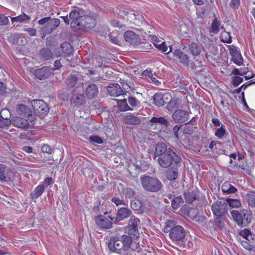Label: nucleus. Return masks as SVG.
Here are the masks:
<instances>
[{"label": "nucleus", "instance_id": "obj_1", "mask_svg": "<svg viewBox=\"0 0 255 255\" xmlns=\"http://www.w3.org/2000/svg\"><path fill=\"white\" fill-rule=\"evenodd\" d=\"M61 17L66 24L70 23L71 27L76 31H86L94 28L96 24L94 16L81 15L76 9L71 11L69 15Z\"/></svg>", "mask_w": 255, "mask_h": 255}, {"label": "nucleus", "instance_id": "obj_2", "mask_svg": "<svg viewBox=\"0 0 255 255\" xmlns=\"http://www.w3.org/2000/svg\"><path fill=\"white\" fill-rule=\"evenodd\" d=\"M158 157L157 161L162 168L170 167L172 162L178 164L181 162V158L170 148H167L164 142H159L156 145L154 159Z\"/></svg>", "mask_w": 255, "mask_h": 255}, {"label": "nucleus", "instance_id": "obj_3", "mask_svg": "<svg viewBox=\"0 0 255 255\" xmlns=\"http://www.w3.org/2000/svg\"><path fill=\"white\" fill-rule=\"evenodd\" d=\"M163 231L169 233V238L172 241H182L186 236L184 229L181 226L177 225L176 222L172 220L166 221Z\"/></svg>", "mask_w": 255, "mask_h": 255}, {"label": "nucleus", "instance_id": "obj_4", "mask_svg": "<svg viewBox=\"0 0 255 255\" xmlns=\"http://www.w3.org/2000/svg\"><path fill=\"white\" fill-rule=\"evenodd\" d=\"M140 180L142 187L147 191L156 192L159 191L162 187L161 181L153 177L141 175Z\"/></svg>", "mask_w": 255, "mask_h": 255}, {"label": "nucleus", "instance_id": "obj_5", "mask_svg": "<svg viewBox=\"0 0 255 255\" xmlns=\"http://www.w3.org/2000/svg\"><path fill=\"white\" fill-rule=\"evenodd\" d=\"M37 23L42 25L41 31L44 34H50L53 32L59 26L60 21L58 18H52L50 17H45L39 19Z\"/></svg>", "mask_w": 255, "mask_h": 255}, {"label": "nucleus", "instance_id": "obj_6", "mask_svg": "<svg viewBox=\"0 0 255 255\" xmlns=\"http://www.w3.org/2000/svg\"><path fill=\"white\" fill-rule=\"evenodd\" d=\"M31 105L35 114L38 116L46 115L49 111V108L42 100H34L31 101Z\"/></svg>", "mask_w": 255, "mask_h": 255}, {"label": "nucleus", "instance_id": "obj_7", "mask_svg": "<svg viewBox=\"0 0 255 255\" xmlns=\"http://www.w3.org/2000/svg\"><path fill=\"white\" fill-rule=\"evenodd\" d=\"M212 210L217 217L224 216L228 211V203L225 201H217L212 205Z\"/></svg>", "mask_w": 255, "mask_h": 255}, {"label": "nucleus", "instance_id": "obj_8", "mask_svg": "<svg viewBox=\"0 0 255 255\" xmlns=\"http://www.w3.org/2000/svg\"><path fill=\"white\" fill-rule=\"evenodd\" d=\"M114 219L111 216H108L107 218L105 216L100 215L95 217V221L99 229L108 230L112 228Z\"/></svg>", "mask_w": 255, "mask_h": 255}, {"label": "nucleus", "instance_id": "obj_9", "mask_svg": "<svg viewBox=\"0 0 255 255\" xmlns=\"http://www.w3.org/2000/svg\"><path fill=\"white\" fill-rule=\"evenodd\" d=\"M119 234L111 236L108 243L109 249L112 252L119 254L123 250L122 244H121Z\"/></svg>", "mask_w": 255, "mask_h": 255}, {"label": "nucleus", "instance_id": "obj_10", "mask_svg": "<svg viewBox=\"0 0 255 255\" xmlns=\"http://www.w3.org/2000/svg\"><path fill=\"white\" fill-rule=\"evenodd\" d=\"M171 99L169 93H156L153 96V103L158 107H162Z\"/></svg>", "mask_w": 255, "mask_h": 255}, {"label": "nucleus", "instance_id": "obj_11", "mask_svg": "<svg viewBox=\"0 0 255 255\" xmlns=\"http://www.w3.org/2000/svg\"><path fill=\"white\" fill-rule=\"evenodd\" d=\"M125 40L130 45L135 47L140 43V38L139 36L132 31H127L124 34Z\"/></svg>", "mask_w": 255, "mask_h": 255}, {"label": "nucleus", "instance_id": "obj_12", "mask_svg": "<svg viewBox=\"0 0 255 255\" xmlns=\"http://www.w3.org/2000/svg\"><path fill=\"white\" fill-rule=\"evenodd\" d=\"M107 91L111 96L115 97L125 95L127 93V91L124 88L122 89L120 85L117 83L110 85L107 87Z\"/></svg>", "mask_w": 255, "mask_h": 255}, {"label": "nucleus", "instance_id": "obj_13", "mask_svg": "<svg viewBox=\"0 0 255 255\" xmlns=\"http://www.w3.org/2000/svg\"><path fill=\"white\" fill-rule=\"evenodd\" d=\"M189 114L181 110H176L172 115V118L176 123H185L189 119Z\"/></svg>", "mask_w": 255, "mask_h": 255}, {"label": "nucleus", "instance_id": "obj_14", "mask_svg": "<svg viewBox=\"0 0 255 255\" xmlns=\"http://www.w3.org/2000/svg\"><path fill=\"white\" fill-rule=\"evenodd\" d=\"M139 222V220L134 216L131 215L130 216L128 226L130 234H133L134 236H137L138 234L137 227Z\"/></svg>", "mask_w": 255, "mask_h": 255}, {"label": "nucleus", "instance_id": "obj_15", "mask_svg": "<svg viewBox=\"0 0 255 255\" xmlns=\"http://www.w3.org/2000/svg\"><path fill=\"white\" fill-rule=\"evenodd\" d=\"M50 69L47 66H44L41 68L37 69L34 71V75L38 79L42 80L49 78L51 75Z\"/></svg>", "mask_w": 255, "mask_h": 255}, {"label": "nucleus", "instance_id": "obj_16", "mask_svg": "<svg viewBox=\"0 0 255 255\" xmlns=\"http://www.w3.org/2000/svg\"><path fill=\"white\" fill-rule=\"evenodd\" d=\"M150 126L152 127L154 125H158L162 126V127L168 128L170 127L169 122L166 119L162 117H153L150 121Z\"/></svg>", "mask_w": 255, "mask_h": 255}, {"label": "nucleus", "instance_id": "obj_17", "mask_svg": "<svg viewBox=\"0 0 255 255\" xmlns=\"http://www.w3.org/2000/svg\"><path fill=\"white\" fill-rule=\"evenodd\" d=\"M131 211L129 209L126 207L121 208L117 212V216L115 222L118 223V222L123 221L131 216Z\"/></svg>", "mask_w": 255, "mask_h": 255}, {"label": "nucleus", "instance_id": "obj_18", "mask_svg": "<svg viewBox=\"0 0 255 255\" xmlns=\"http://www.w3.org/2000/svg\"><path fill=\"white\" fill-rule=\"evenodd\" d=\"M16 111L19 115L28 118L29 120H33V116L32 114V111L25 105L23 104L18 105L17 106Z\"/></svg>", "mask_w": 255, "mask_h": 255}, {"label": "nucleus", "instance_id": "obj_19", "mask_svg": "<svg viewBox=\"0 0 255 255\" xmlns=\"http://www.w3.org/2000/svg\"><path fill=\"white\" fill-rule=\"evenodd\" d=\"M240 235L249 241V246L255 249V235H252L251 231L247 229L242 230Z\"/></svg>", "mask_w": 255, "mask_h": 255}, {"label": "nucleus", "instance_id": "obj_20", "mask_svg": "<svg viewBox=\"0 0 255 255\" xmlns=\"http://www.w3.org/2000/svg\"><path fill=\"white\" fill-rule=\"evenodd\" d=\"M85 92L88 99H92L98 95L99 93L98 88L96 84L91 83L86 88Z\"/></svg>", "mask_w": 255, "mask_h": 255}, {"label": "nucleus", "instance_id": "obj_21", "mask_svg": "<svg viewBox=\"0 0 255 255\" xmlns=\"http://www.w3.org/2000/svg\"><path fill=\"white\" fill-rule=\"evenodd\" d=\"M174 59H179L180 62L186 66L190 64V60L186 54L183 53L180 50L176 49L173 53Z\"/></svg>", "mask_w": 255, "mask_h": 255}, {"label": "nucleus", "instance_id": "obj_22", "mask_svg": "<svg viewBox=\"0 0 255 255\" xmlns=\"http://www.w3.org/2000/svg\"><path fill=\"white\" fill-rule=\"evenodd\" d=\"M11 123L13 126L20 128H26L29 127L27 120L20 117L13 118Z\"/></svg>", "mask_w": 255, "mask_h": 255}, {"label": "nucleus", "instance_id": "obj_23", "mask_svg": "<svg viewBox=\"0 0 255 255\" xmlns=\"http://www.w3.org/2000/svg\"><path fill=\"white\" fill-rule=\"evenodd\" d=\"M119 237L121 244H122V247L124 251H128L132 243V239L130 237L127 235H120L119 234Z\"/></svg>", "mask_w": 255, "mask_h": 255}, {"label": "nucleus", "instance_id": "obj_24", "mask_svg": "<svg viewBox=\"0 0 255 255\" xmlns=\"http://www.w3.org/2000/svg\"><path fill=\"white\" fill-rule=\"evenodd\" d=\"M7 114L10 116V112L8 110L3 109L1 110L0 115V128H3L9 126L11 123V121L9 120L8 117L4 118L3 115Z\"/></svg>", "mask_w": 255, "mask_h": 255}, {"label": "nucleus", "instance_id": "obj_25", "mask_svg": "<svg viewBox=\"0 0 255 255\" xmlns=\"http://www.w3.org/2000/svg\"><path fill=\"white\" fill-rule=\"evenodd\" d=\"M124 121L126 124L132 125H138L141 123V120L139 117L131 114L125 116L124 118Z\"/></svg>", "mask_w": 255, "mask_h": 255}, {"label": "nucleus", "instance_id": "obj_26", "mask_svg": "<svg viewBox=\"0 0 255 255\" xmlns=\"http://www.w3.org/2000/svg\"><path fill=\"white\" fill-rule=\"evenodd\" d=\"M9 171V168L5 164L0 163V181L5 182L9 177L8 173Z\"/></svg>", "mask_w": 255, "mask_h": 255}, {"label": "nucleus", "instance_id": "obj_27", "mask_svg": "<svg viewBox=\"0 0 255 255\" xmlns=\"http://www.w3.org/2000/svg\"><path fill=\"white\" fill-rule=\"evenodd\" d=\"M178 170L177 167H172L168 168L166 172L165 176L169 180H175L178 177Z\"/></svg>", "mask_w": 255, "mask_h": 255}, {"label": "nucleus", "instance_id": "obj_28", "mask_svg": "<svg viewBox=\"0 0 255 255\" xmlns=\"http://www.w3.org/2000/svg\"><path fill=\"white\" fill-rule=\"evenodd\" d=\"M61 48L64 56L68 57L73 54V47L69 42L62 43Z\"/></svg>", "mask_w": 255, "mask_h": 255}, {"label": "nucleus", "instance_id": "obj_29", "mask_svg": "<svg viewBox=\"0 0 255 255\" xmlns=\"http://www.w3.org/2000/svg\"><path fill=\"white\" fill-rule=\"evenodd\" d=\"M71 101L76 106H81L85 103V98L83 94H74Z\"/></svg>", "mask_w": 255, "mask_h": 255}, {"label": "nucleus", "instance_id": "obj_30", "mask_svg": "<svg viewBox=\"0 0 255 255\" xmlns=\"http://www.w3.org/2000/svg\"><path fill=\"white\" fill-rule=\"evenodd\" d=\"M231 214L233 219L238 226L241 227H243L244 223H243V219L242 218V214H241V212L240 213L237 210H233L231 212Z\"/></svg>", "mask_w": 255, "mask_h": 255}, {"label": "nucleus", "instance_id": "obj_31", "mask_svg": "<svg viewBox=\"0 0 255 255\" xmlns=\"http://www.w3.org/2000/svg\"><path fill=\"white\" fill-rule=\"evenodd\" d=\"M39 55L43 60H48L53 58L52 52L48 48H43L39 51Z\"/></svg>", "mask_w": 255, "mask_h": 255}, {"label": "nucleus", "instance_id": "obj_32", "mask_svg": "<svg viewBox=\"0 0 255 255\" xmlns=\"http://www.w3.org/2000/svg\"><path fill=\"white\" fill-rule=\"evenodd\" d=\"M223 192L226 194L234 193L237 191V189L233 186L229 182H225L222 186Z\"/></svg>", "mask_w": 255, "mask_h": 255}, {"label": "nucleus", "instance_id": "obj_33", "mask_svg": "<svg viewBox=\"0 0 255 255\" xmlns=\"http://www.w3.org/2000/svg\"><path fill=\"white\" fill-rule=\"evenodd\" d=\"M77 82V76L75 75H70L66 81L67 88L69 89H71L76 85Z\"/></svg>", "mask_w": 255, "mask_h": 255}, {"label": "nucleus", "instance_id": "obj_34", "mask_svg": "<svg viewBox=\"0 0 255 255\" xmlns=\"http://www.w3.org/2000/svg\"><path fill=\"white\" fill-rule=\"evenodd\" d=\"M120 13L122 16H127V20L130 21L131 22L134 23L135 20L137 19L136 17L137 15L132 11H128L126 10H123L120 11Z\"/></svg>", "mask_w": 255, "mask_h": 255}, {"label": "nucleus", "instance_id": "obj_35", "mask_svg": "<svg viewBox=\"0 0 255 255\" xmlns=\"http://www.w3.org/2000/svg\"><path fill=\"white\" fill-rule=\"evenodd\" d=\"M45 190V187L43 185H39L37 186L34 191L30 194L32 199H37L43 193Z\"/></svg>", "mask_w": 255, "mask_h": 255}, {"label": "nucleus", "instance_id": "obj_36", "mask_svg": "<svg viewBox=\"0 0 255 255\" xmlns=\"http://www.w3.org/2000/svg\"><path fill=\"white\" fill-rule=\"evenodd\" d=\"M10 19L12 23L14 22L21 23L24 21L29 20L30 19V17L23 12L17 16L11 17Z\"/></svg>", "mask_w": 255, "mask_h": 255}, {"label": "nucleus", "instance_id": "obj_37", "mask_svg": "<svg viewBox=\"0 0 255 255\" xmlns=\"http://www.w3.org/2000/svg\"><path fill=\"white\" fill-rule=\"evenodd\" d=\"M189 50L193 56H196L200 55L201 48L200 46L195 42H192L189 45Z\"/></svg>", "mask_w": 255, "mask_h": 255}, {"label": "nucleus", "instance_id": "obj_38", "mask_svg": "<svg viewBox=\"0 0 255 255\" xmlns=\"http://www.w3.org/2000/svg\"><path fill=\"white\" fill-rule=\"evenodd\" d=\"M242 218L243 219V223H244V227L247 226L251 221L252 216L250 211L243 210L241 211Z\"/></svg>", "mask_w": 255, "mask_h": 255}, {"label": "nucleus", "instance_id": "obj_39", "mask_svg": "<svg viewBox=\"0 0 255 255\" xmlns=\"http://www.w3.org/2000/svg\"><path fill=\"white\" fill-rule=\"evenodd\" d=\"M184 203L183 198L181 196H178L174 198L173 200L172 201L171 206L174 209H177L180 206H181Z\"/></svg>", "mask_w": 255, "mask_h": 255}, {"label": "nucleus", "instance_id": "obj_40", "mask_svg": "<svg viewBox=\"0 0 255 255\" xmlns=\"http://www.w3.org/2000/svg\"><path fill=\"white\" fill-rule=\"evenodd\" d=\"M118 106L121 111L132 110L128 105L127 99H123L118 101Z\"/></svg>", "mask_w": 255, "mask_h": 255}, {"label": "nucleus", "instance_id": "obj_41", "mask_svg": "<svg viewBox=\"0 0 255 255\" xmlns=\"http://www.w3.org/2000/svg\"><path fill=\"white\" fill-rule=\"evenodd\" d=\"M228 203V206L238 208L241 206V202L240 200L237 199L227 198L226 201Z\"/></svg>", "mask_w": 255, "mask_h": 255}, {"label": "nucleus", "instance_id": "obj_42", "mask_svg": "<svg viewBox=\"0 0 255 255\" xmlns=\"http://www.w3.org/2000/svg\"><path fill=\"white\" fill-rule=\"evenodd\" d=\"M11 37L18 44L23 45L25 43V41L23 40L24 36L23 34L14 33L11 35Z\"/></svg>", "mask_w": 255, "mask_h": 255}, {"label": "nucleus", "instance_id": "obj_43", "mask_svg": "<svg viewBox=\"0 0 255 255\" xmlns=\"http://www.w3.org/2000/svg\"><path fill=\"white\" fill-rule=\"evenodd\" d=\"M248 203L250 207L255 208V193L251 192L247 194Z\"/></svg>", "mask_w": 255, "mask_h": 255}, {"label": "nucleus", "instance_id": "obj_44", "mask_svg": "<svg viewBox=\"0 0 255 255\" xmlns=\"http://www.w3.org/2000/svg\"><path fill=\"white\" fill-rule=\"evenodd\" d=\"M226 132L225 127L224 125L218 128L215 132V135L219 139H222Z\"/></svg>", "mask_w": 255, "mask_h": 255}, {"label": "nucleus", "instance_id": "obj_45", "mask_svg": "<svg viewBox=\"0 0 255 255\" xmlns=\"http://www.w3.org/2000/svg\"><path fill=\"white\" fill-rule=\"evenodd\" d=\"M221 23L217 18H215L212 24V31L214 33H217L220 30Z\"/></svg>", "mask_w": 255, "mask_h": 255}, {"label": "nucleus", "instance_id": "obj_46", "mask_svg": "<svg viewBox=\"0 0 255 255\" xmlns=\"http://www.w3.org/2000/svg\"><path fill=\"white\" fill-rule=\"evenodd\" d=\"M154 46L159 50H160L161 51L167 53V54H170L171 51V48L170 47V50L168 52H166L168 50V47L165 44V43L164 42H162L160 44H158L157 43H154Z\"/></svg>", "mask_w": 255, "mask_h": 255}, {"label": "nucleus", "instance_id": "obj_47", "mask_svg": "<svg viewBox=\"0 0 255 255\" xmlns=\"http://www.w3.org/2000/svg\"><path fill=\"white\" fill-rule=\"evenodd\" d=\"M222 41L225 43H231L232 37L229 32L224 31L221 33Z\"/></svg>", "mask_w": 255, "mask_h": 255}, {"label": "nucleus", "instance_id": "obj_48", "mask_svg": "<svg viewBox=\"0 0 255 255\" xmlns=\"http://www.w3.org/2000/svg\"><path fill=\"white\" fill-rule=\"evenodd\" d=\"M90 142L93 144H102L103 143V140L99 136L92 135L89 138Z\"/></svg>", "mask_w": 255, "mask_h": 255}, {"label": "nucleus", "instance_id": "obj_49", "mask_svg": "<svg viewBox=\"0 0 255 255\" xmlns=\"http://www.w3.org/2000/svg\"><path fill=\"white\" fill-rule=\"evenodd\" d=\"M232 60L235 63L238 65H241L243 63V59L240 52L232 57Z\"/></svg>", "mask_w": 255, "mask_h": 255}, {"label": "nucleus", "instance_id": "obj_50", "mask_svg": "<svg viewBox=\"0 0 255 255\" xmlns=\"http://www.w3.org/2000/svg\"><path fill=\"white\" fill-rule=\"evenodd\" d=\"M166 103H167V109L169 111H173L176 106L177 101L175 99H172V98Z\"/></svg>", "mask_w": 255, "mask_h": 255}, {"label": "nucleus", "instance_id": "obj_51", "mask_svg": "<svg viewBox=\"0 0 255 255\" xmlns=\"http://www.w3.org/2000/svg\"><path fill=\"white\" fill-rule=\"evenodd\" d=\"M184 198L185 201L189 203H192L193 201L196 199V197L192 193H185Z\"/></svg>", "mask_w": 255, "mask_h": 255}, {"label": "nucleus", "instance_id": "obj_52", "mask_svg": "<svg viewBox=\"0 0 255 255\" xmlns=\"http://www.w3.org/2000/svg\"><path fill=\"white\" fill-rule=\"evenodd\" d=\"M128 102L130 106L132 107H136L139 104V101L135 98L129 97Z\"/></svg>", "mask_w": 255, "mask_h": 255}, {"label": "nucleus", "instance_id": "obj_53", "mask_svg": "<svg viewBox=\"0 0 255 255\" xmlns=\"http://www.w3.org/2000/svg\"><path fill=\"white\" fill-rule=\"evenodd\" d=\"M243 81V79L240 77L236 76L232 78V83L234 87H237Z\"/></svg>", "mask_w": 255, "mask_h": 255}, {"label": "nucleus", "instance_id": "obj_54", "mask_svg": "<svg viewBox=\"0 0 255 255\" xmlns=\"http://www.w3.org/2000/svg\"><path fill=\"white\" fill-rule=\"evenodd\" d=\"M130 207L133 210L138 211L141 207V204L139 201H133L131 202Z\"/></svg>", "mask_w": 255, "mask_h": 255}, {"label": "nucleus", "instance_id": "obj_55", "mask_svg": "<svg viewBox=\"0 0 255 255\" xmlns=\"http://www.w3.org/2000/svg\"><path fill=\"white\" fill-rule=\"evenodd\" d=\"M112 202L114 203L116 206L120 205H126V202L124 201L123 199H121L117 197H114L112 200Z\"/></svg>", "mask_w": 255, "mask_h": 255}, {"label": "nucleus", "instance_id": "obj_56", "mask_svg": "<svg viewBox=\"0 0 255 255\" xmlns=\"http://www.w3.org/2000/svg\"><path fill=\"white\" fill-rule=\"evenodd\" d=\"M9 23V19L7 16L0 14V26L6 25Z\"/></svg>", "mask_w": 255, "mask_h": 255}, {"label": "nucleus", "instance_id": "obj_57", "mask_svg": "<svg viewBox=\"0 0 255 255\" xmlns=\"http://www.w3.org/2000/svg\"><path fill=\"white\" fill-rule=\"evenodd\" d=\"M125 195L128 198H131L135 195V191L131 188H127L125 190Z\"/></svg>", "mask_w": 255, "mask_h": 255}, {"label": "nucleus", "instance_id": "obj_58", "mask_svg": "<svg viewBox=\"0 0 255 255\" xmlns=\"http://www.w3.org/2000/svg\"><path fill=\"white\" fill-rule=\"evenodd\" d=\"M41 150L44 153H47L48 154H51L53 150L48 145L44 144L41 147Z\"/></svg>", "mask_w": 255, "mask_h": 255}, {"label": "nucleus", "instance_id": "obj_59", "mask_svg": "<svg viewBox=\"0 0 255 255\" xmlns=\"http://www.w3.org/2000/svg\"><path fill=\"white\" fill-rule=\"evenodd\" d=\"M7 93V88L6 86L0 81V95H3Z\"/></svg>", "mask_w": 255, "mask_h": 255}, {"label": "nucleus", "instance_id": "obj_60", "mask_svg": "<svg viewBox=\"0 0 255 255\" xmlns=\"http://www.w3.org/2000/svg\"><path fill=\"white\" fill-rule=\"evenodd\" d=\"M240 4V0H231L230 3V6L232 8H237L239 7Z\"/></svg>", "mask_w": 255, "mask_h": 255}, {"label": "nucleus", "instance_id": "obj_61", "mask_svg": "<svg viewBox=\"0 0 255 255\" xmlns=\"http://www.w3.org/2000/svg\"><path fill=\"white\" fill-rule=\"evenodd\" d=\"M25 31H27L30 36H35L36 35V30L35 29L33 28H25L24 30Z\"/></svg>", "mask_w": 255, "mask_h": 255}, {"label": "nucleus", "instance_id": "obj_62", "mask_svg": "<svg viewBox=\"0 0 255 255\" xmlns=\"http://www.w3.org/2000/svg\"><path fill=\"white\" fill-rule=\"evenodd\" d=\"M111 24L114 27H118L122 28L124 25L123 24L121 23L119 21L116 20H111Z\"/></svg>", "mask_w": 255, "mask_h": 255}, {"label": "nucleus", "instance_id": "obj_63", "mask_svg": "<svg viewBox=\"0 0 255 255\" xmlns=\"http://www.w3.org/2000/svg\"><path fill=\"white\" fill-rule=\"evenodd\" d=\"M109 38L110 41L114 44L120 45V41L117 36H113L112 35H110Z\"/></svg>", "mask_w": 255, "mask_h": 255}, {"label": "nucleus", "instance_id": "obj_64", "mask_svg": "<svg viewBox=\"0 0 255 255\" xmlns=\"http://www.w3.org/2000/svg\"><path fill=\"white\" fill-rule=\"evenodd\" d=\"M142 75L143 76H145V77H148L150 79L151 78V77H152L153 76V74L151 72V71L150 70H144L142 73Z\"/></svg>", "mask_w": 255, "mask_h": 255}]
</instances>
